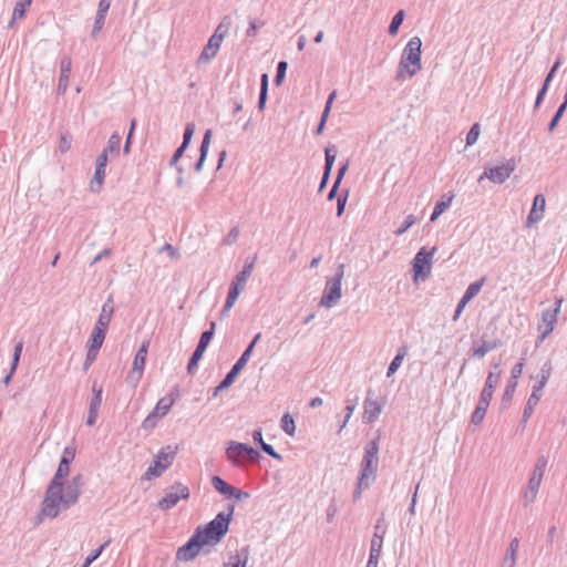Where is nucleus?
<instances>
[{
    "mask_svg": "<svg viewBox=\"0 0 567 567\" xmlns=\"http://www.w3.org/2000/svg\"><path fill=\"white\" fill-rule=\"evenodd\" d=\"M82 476L76 475L65 486L64 484L50 483L41 506V513L50 518L78 503L81 494Z\"/></svg>",
    "mask_w": 567,
    "mask_h": 567,
    "instance_id": "1",
    "label": "nucleus"
},
{
    "mask_svg": "<svg viewBox=\"0 0 567 567\" xmlns=\"http://www.w3.org/2000/svg\"><path fill=\"white\" fill-rule=\"evenodd\" d=\"M421 47L422 41L419 37H413L409 40L403 49L398 66L395 75L398 81H404L406 78H412L421 70Z\"/></svg>",
    "mask_w": 567,
    "mask_h": 567,
    "instance_id": "2",
    "label": "nucleus"
},
{
    "mask_svg": "<svg viewBox=\"0 0 567 567\" xmlns=\"http://www.w3.org/2000/svg\"><path fill=\"white\" fill-rule=\"evenodd\" d=\"M379 441L372 440L364 447V454L360 464V485L370 486L375 480L379 465Z\"/></svg>",
    "mask_w": 567,
    "mask_h": 567,
    "instance_id": "3",
    "label": "nucleus"
},
{
    "mask_svg": "<svg viewBox=\"0 0 567 567\" xmlns=\"http://www.w3.org/2000/svg\"><path fill=\"white\" fill-rule=\"evenodd\" d=\"M501 378V372H489L485 385L482 390L480 401L476 405V409L474 410L471 422L474 425H480L485 416V413L487 411V408L489 405V402L493 398V391L495 386L497 385Z\"/></svg>",
    "mask_w": 567,
    "mask_h": 567,
    "instance_id": "4",
    "label": "nucleus"
},
{
    "mask_svg": "<svg viewBox=\"0 0 567 567\" xmlns=\"http://www.w3.org/2000/svg\"><path fill=\"white\" fill-rule=\"evenodd\" d=\"M255 267L254 260H246L243 269L240 272H238L234 279V281L230 285L228 296L226 298L225 305L221 310V315L226 316L233 306L235 305L237 298L239 297L240 292L245 289V286L247 284V280L252 274Z\"/></svg>",
    "mask_w": 567,
    "mask_h": 567,
    "instance_id": "5",
    "label": "nucleus"
},
{
    "mask_svg": "<svg viewBox=\"0 0 567 567\" xmlns=\"http://www.w3.org/2000/svg\"><path fill=\"white\" fill-rule=\"evenodd\" d=\"M227 460L236 467H243L247 462H256L260 454L251 446L230 441L226 447Z\"/></svg>",
    "mask_w": 567,
    "mask_h": 567,
    "instance_id": "6",
    "label": "nucleus"
},
{
    "mask_svg": "<svg viewBox=\"0 0 567 567\" xmlns=\"http://www.w3.org/2000/svg\"><path fill=\"white\" fill-rule=\"evenodd\" d=\"M344 276V266L341 264L338 267V271L332 278H328L326 287L320 300V306L330 309L334 307L342 296V279Z\"/></svg>",
    "mask_w": 567,
    "mask_h": 567,
    "instance_id": "7",
    "label": "nucleus"
},
{
    "mask_svg": "<svg viewBox=\"0 0 567 567\" xmlns=\"http://www.w3.org/2000/svg\"><path fill=\"white\" fill-rule=\"evenodd\" d=\"M177 451V445L162 447L156 454L153 464L145 472V478L152 480L161 476L173 464Z\"/></svg>",
    "mask_w": 567,
    "mask_h": 567,
    "instance_id": "8",
    "label": "nucleus"
},
{
    "mask_svg": "<svg viewBox=\"0 0 567 567\" xmlns=\"http://www.w3.org/2000/svg\"><path fill=\"white\" fill-rule=\"evenodd\" d=\"M435 251V247H433L431 250L422 247L414 256L412 261V269L414 272L413 281L415 284L419 282V280H425L430 276Z\"/></svg>",
    "mask_w": 567,
    "mask_h": 567,
    "instance_id": "9",
    "label": "nucleus"
},
{
    "mask_svg": "<svg viewBox=\"0 0 567 567\" xmlns=\"http://www.w3.org/2000/svg\"><path fill=\"white\" fill-rule=\"evenodd\" d=\"M148 346V341L142 343L134 357L132 369L126 375V382L132 388H136L143 377Z\"/></svg>",
    "mask_w": 567,
    "mask_h": 567,
    "instance_id": "10",
    "label": "nucleus"
},
{
    "mask_svg": "<svg viewBox=\"0 0 567 567\" xmlns=\"http://www.w3.org/2000/svg\"><path fill=\"white\" fill-rule=\"evenodd\" d=\"M563 299L557 298L555 300V307L553 309H545L542 312L540 322L538 324V331L540 332L539 340L544 341L555 329L558 315L560 312Z\"/></svg>",
    "mask_w": 567,
    "mask_h": 567,
    "instance_id": "11",
    "label": "nucleus"
},
{
    "mask_svg": "<svg viewBox=\"0 0 567 567\" xmlns=\"http://www.w3.org/2000/svg\"><path fill=\"white\" fill-rule=\"evenodd\" d=\"M188 497L189 488L182 483H175L167 488L164 497L159 499L158 507L163 511H167L176 506L181 499H187Z\"/></svg>",
    "mask_w": 567,
    "mask_h": 567,
    "instance_id": "12",
    "label": "nucleus"
},
{
    "mask_svg": "<svg viewBox=\"0 0 567 567\" xmlns=\"http://www.w3.org/2000/svg\"><path fill=\"white\" fill-rule=\"evenodd\" d=\"M216 323L214 321L210 322V328L204 331L200 336L199 342L193 352L190 360L187 364V372L189 374H194L198 367V361L202 359L204 352L206 351L209 342L212 341L215 333Z\"/></svg>",
    "mask_w": 567,
    "mask_h": 567,
    "instance_id": "13",
    "label": "nucleus"
},
{
    "mask_svg": "<svg viewBox=\"0 0 567 567\" xmlns=\"http://www.w3.org/2000/svg\"><path fill=\"white\" fill-rule=\"evenodd\" d=\"M515 162L514 159H508L502 165L491 167L486 169L480 177L478 182L487 178L495 184H503L515 171Z\"/></svg>",
    "mask_w": 567,
    "mask_h": 567,
    "instance_id": "14",
    "label": "nucleus"
},
{
    "mask_svg": "<svg viewBox=\"0 0 567 567\" xmlns=\"http://www.w3.org/2000/svg\"><path fill=\"white\" fill-rule=\"evenodd\" d=\"M202 547L199 534H193L188 542L178 548L176 558L183 561H190L199 554Z\"/></svg>",
    "mask_w": 567,
    "mask_h": 567,
    "instance_id": "15",
    "label": "nucleus"
},
{
    "mask_svg": "<svg viewBox=\"0 0 567 567\" xmlns=\"http://www.w3.org/2000/svg\"><path fill=\"white\" fill-rule=\"evenodd\" d=\"M234 506L230 505L228 508V513H218L213 520L206 524L209 527V529L215 532L216 536H220L223 538L226 535L229 528L231 516L234 514Z\"/></svg>",
    "mask_w": 567,
    "mask_h": 567,
    "instance_id": "16",
    "label": "nucleus"
},
{
    "mask_svg": "<svg viewBox=\"0 0 567 567\" xmlns=\"http://www.w3.org/2000/svg\"><path fill=\"white\" fill-rule=\"evenodd\" d=\"M545 207V196L543 194H537L534 197L532 209L527 216L526 227H532L544 218Z\"/></svg>",
    "mask_w": 567,
    "mask_h": 567,
    "instance_id": "17",
    "label": "nucleus"
},
{
    "mask_svg": "<svg viewBox=\"0 0 567 567\" xmlns=\"http://www.w3.org/2000/svg\"><path fill=\"white\" fill-rule=\"evenodd\" d=\"M547 464L548 458L545 455H542L537 458L526 487H529V489L534 488L539 491Z\"/></svg>",
    "mask_w": 567,
    "mask_h": 567,
    "instance_id": "18",
    "label": "nucleus"
},
{
    "mask_svg": "<svg viewBox=\"0 0 567 567\" xmlns=\"http://www.w3.org/2000/svg\"><path fill=\"white\" fill-rule=\"evenodd\" d=\"M364 411H363V420L367 423L374 422L382 411V404L370 396V392L368 393V396L364 400L363 404Z\"/></svg>",
    "mask_w": 567,
    "mask_h": 567,
    "instance_id": "19",
    "label": "nucleus"
},
{
    "mask_svg": "<svg viewBox=\"0 0 567 567\" xmlns=\"http://www.w3.org/2000/svg\"><path fill=\"white\" fill-rule=\"evenodd\" d=\"M385 529V519L382 516L377 520V524L374 526V533L371 539L370 551L381 554Z\"/></svg>",
    "mask_w": 567,
    "mask_h": 567,
    "instance_id": "20",
    "label": "nucleus"
},
{
    "mask_svg": "<svg viewBox=\"0 0 567 567\" xmlns=\"http://www.w3.org/2000/svg\"><path fill=\"white\" fill-rule=\"evenodd\" d=\"M72 69V60L69 56H63L60 62V79L58 84V93L64 94L69 86V79Z\"/></svg>",
    "mask_w": 567,
    "mask_h": 567,
    "instance_id": "21",
    "label": "nucleus"
},
{
    "mask_svg": "<svg viewBox=\"0 0 567 567\" xmlns=\"http://www.w3.org/2000/svg\"><path fill=\"white\" fill-rule=\"evenodd\" d=\"M177 398H178V388L175 386L168 395L158 400L153 412L155 414H157L159 417L165 416L169 412V410L172 409L174 403L176 402Z\"/></svg>",
    "mask_w": 567,
    "mask_h": 567,
    "instance_id": "22",
    "label": "nucleus"
},
{
    "mask_svg": "<svg viewBox=\"0 0 567 567\" xmlns=\"http://www.w3.org/2000/svg\"><path fill=\"white\" fill-rule=\"evenodd\" d=\"M221 42L209 38L208 42L204 47L200 55L198 56L197 64H208L218 53Z\"/></svg>",
    "mask_w": 567,
    "mask_h": 567,
    "instance_id": "23",
    "label": "nucleus"
},
{
    "mask_svg": "<svg viewBox=\"0 0 567 567\" xmlns=\"http://www.w3.org/2000/svg\"><path fill=\"white\" fill-rule=\"evenodd\" d=\"M114 312L113 307V298L110 296L107 300L103 303L100 316L94 327L102 328L107 330V327L111 322L112 316Z\"/></svg>",
    "mask_w": 567,
    "mask_h": 567,
    "instance_id": "24",
    "label": "nucleus"
},
{
    "mask_svg": "<svg viewBox=\"0 0 567 567\" xmlns=\"http://www.w3.org/2000/svg\"><path fill=\"white\" fill-rule=\"evenodd\" d=\"M249 359L250 358L248 357V353L247 354L243 353L240 355V358L236 361V363L233 365L230 371L224 378V385H231L234 383L235 379L238 377L240 371L245 368V365L247 364Z\"/></svg>",
    "mask_w": 567,
    "mask_h": 567,
    "instance_id": "25",
    "label": "nucleus"
},
{
    "mask_svg": "<svg viewBox=\"0 0 567 567\" xmlns=\"http://www.w3.org/2000/svg\"><path fill=\"white\" fill-rule=\"evenodd\" d=\"M551 370H553L551 363L549 361H546L542 365V368L537 374V381L533 385V391L542 393V390L545 388L546 383L548 382V380L550 378Z\"/></svg>",
    "mask_w": 567,
    "mask_h": 567,
    "instance_id": "26",
    "label": "nucleus"
},
{
    "mask_svg": "<svg viewBox=\"0 0 567 567\" xmlns=\"http://www.w3.org/2000/svg\"><path fill=\"white\" fill-rule=\"evenodd\" d=\"M194 534H199V542L205 545H215L220 542L221 537L216 536L215 532L209 529L207 525L197 527Z\"/></svg>",
    "mask_w": 567,
    "mask_h": 567,
    "instance_id": "27",
    "label": "nucleus"
},
{
    "mask_svg": "<svg viewBox=\"0 0 567 567\" xmlns=\"http://www.w3.org/2000/svg\"><path fill=\"white\" fill-rule=\"evenodd\" d=\"M518 548H519V540H518V538L515 537L509 543L506 555L502 561V567H515Z\"/></svg>",
    "mask_w": 567,
    "mask_h": 567,
    "instance_id": "28",
    "label": "nucleus"
},
{
    "mask_svg": "<svg viewBox=\"0 0 567 567\" xmlns=\"http://www.w3.org/2000/svg\"><path fill=\"white\" fill-rule=\"evenodd\" d=\"M231 24H233L231 17L225 16L218 23L215 32L213 33V35L210 38H213L219 42H223L225 37L228 34V31L231 28Z\"/></svg>",
    "mask_w": 567,
    "mask_h": 567,
    "instance_id": "29",
    "label": "nucleus"
},
{
    "mask_svg": "<svg viewBox=\"0 0 567 567\" xmlns=\"http://www.w3.org/2000/svg\"><path fill=\"white\" fill-rule=\"evenodd\" d=\"M210 137H212V131L207 130L205 132L203 141H202V145H200V150H199L200 151L199 158H198L197 163L195 164V171L197 173H199L203 168L204 162H205L207 153H208Z\"/></svg>",
    "mask_w": 567,
    "mask_h": 567,
    "instance_id": "30",
    "label": "nucleus"
},
{
    "mask_svg": "<svg viewBox=\"0 0 567 567\" xmlns=\"http://www.w3.org/2000/svg\"><path fill=\"white\" fill-rule=\"evenodd\" d=\"M31 2H32V0L17 1L16 6L13 8L12 18L9 22V28H12L18 20H21L24 18L27 9L31 6Z\"/></svg>",
    "mask_w": 567,
    "mask_h": 567,
    "instance_id": "31",
    "label": "nucleus"
},
{
    "mask_svg": "<svg viewBox=\"0 0 567 567\" xmlns=\"http://www.w3.org/2000/svg\"><path fill=\"white\" fill-rule=\"evenodd\" d=\"M540 396H542V393L532 391V393L526 402L524 412H523V419H522L523 423L527 422V420L532 416L534 409L536 408V405L538 404V402L540 400Z\"/></svg>",
    "mask_w": 567,
    "mask_h": 567,
    "instance_id": "32",
    "label": "nucleus"
},
{
    "mask_svg": "<svg viewBox=\"0 0 567 567\" xmlns=\"http://www.w3.org/2000/svg\"><path fill=\"white\" fill-rule=\"evenodd\" d=\"M454 198L453 194L444 195L442 197V200L437 202L435 204L434 210L431 215V221H434L439 218L440 215H442L452 204V200Z\"/></svg>",
    "mask_w": 567,
    "mask_h": 567,
    "instance_id": "33",
    "label": "nucleus"
},
{
    "mask_svg": "<svg viewBox=\"0 0 567 567\" xmlns=\"http://www.w3.org/2000/svg\"><path fill=\"white\" fill-rule=\"evenodd\" d=\"M106 330L102 328L94 327L89 340V348L99 350L101 349L104 339H105Z\"/></svg>",
    "mask_w": 567,
    "mask_h": 567,
    "instance_id": "34",
    "label": "nucleus"
},
{
    "mask_svg": "<svg viewBox=\"0 0 567 567\" xmlns=\"http://www.w3.org/2000/svg\"><path fill=\"white\" fill-rule=\"evenodd\" d=\"M105 168L106 167H100V166L95 167L94 176L90 183L91 192L99 193L101 190L102 185L104 183V178H105Z\"/></svg>",
    "mask_w": 567,
    "mask_h": 567,
    "instance_id": "35",
    "label": "nucleus"
},
{
    "mask_svg": "<svg viewBox=\"0 0 567 567\" xmlns=\"http://www.w3.org/2000/svg\"><path fill=\"white\" fill-rule=\"evenodd\" d=\"M406 347H402L399 349L396 355L393 358L392 362L388 368L386 377H392L399 370L404 360V357L406 355Z\"/></svg>",
    "mask_w": 567,
    "mask_h": 567,
    "instance_id": "36",
    "label": "nucleus"
},
{
    "mask_svg": "<svg viewBox=\"0 0 567 567\" xmlns=\"http://www.w3.org/2000/svg\"><path fill=\"white\" fill-rule=\"evenodd\" d=\"M336 96H337V92L336 91H333V92H331L329 94L328 100H327L326 105H324V110H323L322 115H321L320 123H319V125L317 127V131H316L317 134H321L322 133V131L324 128V125H326V122H327V118L329 116V113L331 111V106H332L333 100L336 99Z\"/></svg>",
    "mask_w": 567,
    "mask_h": 567,
    "instance_id": "37",
    "label": "nucleus"
},
{
    "mask_svg": "<svg viewBox=\"0 0 567 567\" xmlns=\"http://www.w3.org/2000/svg\"><path fill=\"white\" fill-rule=\"evenodd\" d=\"M484 281L485 279L482 278L480 280H476L472 284H470V286L467 287V289L465 290L463 297L461 299L464 300V302H470L474 297H476L480 291L482 290V287L484 285Z\"/></svg>",
    "mask_w": 567,
    "mask_h": 567,
    "instance_id": "38",
    "label": "nucleus"
},
{
    "mask_svg": "<svg viewBox=\"0 0 567 567\" xmlns=\"http://www.w3.org/2000/svg\"><path fill=\"white\" fill-rule=\"evenodd\" d=\"M120 146H121V136L118 133H113L107 141V145L104 148V152H106L109 155H112V156L118 155Z\"/></svg>",
    "mask_w": 567,
    "mask_h": 567,
    "instance_id": "39",
    "label": "nucleus"
},
{
    "mask_svg": "<svg viewBox=\"0 0 567 567\" xmlns=\"http://www.w3.org/2000/svg\"><path fill=\"white\" fill-rule=\"evenodd\" d=\"M336 156L337 147L334 145L328 146L324 151V171H327V173H331Z\"/></svg>",
    "mask_w": 567,
    "mask_h": 567,
    "instance_id": "40",
    "label": "nucleus"
},
{
    "mask_svg": "<svg viewBox=\"0 0 567 567\" xmlns=\"http://www.w3.org/2000/svg\"><path fill=\"white\" fill-rule=\"evenodd\" d=\"M260 93H259V101H258V109L264 110L266 100H267V92H268V74L264 73L260 79Z\"/></svg>",
    "mask_w": 567,
    "mask_h": 567,
    "instance_id": "41",
    "label": "nucleus"
},
{
    "mask_svg": "<svg viewBox=\"0 0 567 567\" xmlns=\"http://www.w3.org/2000/svg\"><path fill=\"white\" fill-rule=\"evenodd\" d=\"M280 426L286 434H288L290 436L295 435L296 425H295V421H293L292 416L289 413H285L282 415L281 421H280Z\"/></svg>",
    "mask_w": 567,
    "mask_h": 567,
    "instance_id": "42",
    "label": "nucleus"
},
{
    "mask_svg": "<svg viewBox=\"0 0 567 567\" xmlns=\"http://www.w3.org/2000/svg\"><path fill=\"white\" fill-rule=\"evenodd\" d=\"M69 472L70 464L60 462L51 483L63 484V480L69 475Z\"/></svg>",
    "mask_w": 567,
    "mask_h": 567,
    "instance_id": "43",
    "label": "nucleus"
},
{
    "mask_svg": "<svg viewBox=\"0 0 567 567\" xmlns=\"http://www.w3.org/2000/svg\"><path fill=\"white\" fill-rule=\"evenodd\" d=\"M93 398L91 399V402H90V408L89 410L94 412H99V409L102 404V393H103V390L102 388H97L96 384H93Z\"/></svg>",
    "mask_w": 567,
    "mask_h": 567,
    "instance_id": "44",
    "label": "nucleus"
},
{
    "mask_svg": "<svg viewBox=\"0 0 567 567\" xmlns=\"http://www.w3.org/2000/svg\"><path fill=\"white\" fill-rule=\"evenodd\" d=\"M537 494H538L537 489H534V488L529 489V487L523 488V491L520 492V497H522L524 507H527L532 503H534L537 497Z\"/></svg>",
    "mask_w": 567,
    "mask_h": 567,
    "instance_id": "45",
    "label": "nucleus"
},
{
    "mask_svg": "<svg viewBox=\"0 0 567 567\" xmlns=\"http://www.w3.org/2000/svg\"><path fill=\"white\" fill-rule=\"evenodd\" d=\"M403 20H404V11L400 10L392 18V21H391V23L389 25V33L391 35H395L398 33L399 28L402 24Z\"/></svg>",
    "mask_w": 567,
    "mask_h": 567,
    "instance_id": "46",
    "label": "nucleus"
},
{
    "mask_svg": "<svg viewBox=\"0 0 567 567\" xmlns=\"http://www.w3.org/2000/svg\"><path fill=\"white\" fill-rule=\"evenodd\" d=\"M566 109H567V101H564V102L559 105V107H558V110L556 111V113H555L554 117L551 118V121H550V122H549V124H548V131H549V132H553V131L556 128V126L558 125V123H559V121H560V118H561V116H563L564 112L566 111Z\"/></svg>",
    "mask_w": 567,
    "mask_h": 567,
    "instance_id": "47",
    "label": "nucleus"
},
{
    "mask_svg": "<svg viewBox=\"0 0 567 567\" xmlns=\"http://www.w3.org/2000/svg\"><path fill=\"white\" fill-rule=\"evenodd\" d=\"M357 403L354 401H347L346 405V414L343 421L340 423L339 433L347 426L349 420L351 419L354 410H355Z\"/></svg>",
    "mask_w": 567,
    "mask_h": 567,
    "instance_id": "48",
    "label": "nucleus"
},
{
    "mask_svg": "<svg viewBox=\"0 0 567 567\" xmlns=\"http://www.w3.org/2000/svg\"><path fill=\"white\" fill-rule=\"evenodd\" d=\"M495 348V344L491 341H483V343L474 349L473 355L477 358L485 357L489 351H492Z\"/></svg>",
    "mask_w": 567,
    "mask_h": 567,
    "instance_id": "49",
    "label": "nucleus"
},
{
    "mask_svg": "<svg viewBox=\"0 0 567 567\" xmlns=\"http://www.w3.org/2000/svg\"><path fill=\"white\" fill-rule=\"evenodd\" d=\"M480 133H481V130H480V124L475 123L471 130L468 131L467 135H466V145L467 146H472L474 145L478 137H480Z\"/></svg>",
    "mask_w": 567,
    "mask_h": 567,
    "instance_id": "50",
    "label": "nucleus"
},
{
    "mask_svg": "<svg viewBox=\"0 0 567 567\" xmlns=\"http://www.w3.org/2000/svg\"><path fill=\"white\" fill-rule=\"evenodd\" d=\"M246 554L244 558H241L239 555L231 556L229 558V567H246L248 561V550L245 549Z\"/></svg>",
    "mask_w": 567,
    "mask_h": 567,
    "instance_id": "51",
    "label": "nucleus"
},
{
    "mask_svg": "<svg viewBox=\"0 0 567 567\" xmlns=\"http://www.w3.org/2000/svg\"><path fill=\"white\" fill-rule=\"evenodd\" d=\"M416 221V218L414 215H409L403 224L395 230V235L400 236L404 234L409 228H411Z\"/></svg>",
    "mask_w": 567,
    "mask_h": 567,
    "instance_id": "52",
    "label": "nucleus"
},
{
    "mask_svg": "<svg viewBox=\"0 0 567 567\" xmlns=\"http://www.w3.org/2000/svg\"><path fill=\"white\" fill-rule=\"evenodd\" d=\"M287 68H288V63L286 61H280L277 65V74H276V78H275V83L277 85H280L285 75H286V71H287Z\"/></svg>",
    "mask_w": 567,
    "mask_h": 567,
    "instance_id": "53",
    "label": "nucleus"
},
{
    "mask_svg": "<svg viewBox=\"0 0 567 567\" xmlns=\"http://www.w3.org/2000/svg\"><path fill=\"white\" fill-rule=\"evenodd\" d=\"M157 417L159 416L152 411L142 422V427L144 430H152L157 423Z\"/></svg>",
    "mask_w": 567,
    "mask_h": 567,
    "instance_id": "54",
    "label": "nucleus"
},
{
    "mask_svg": "<svg viewBox=\"0 0 567 567\" xmlns=\"http://www.w3.org/2000/svg\"><path fill=\"white\" fill-rule=\"evenodd\" d=\"M194 132H195V124L194 123L186 124L184 135H183V143H182L184 145V147L188 146V144L194 135Z\"/></svg>",
    "mask_w": 567,
    "mask_h": 567,
    "instance_id": "55",
    "label": "nucleus"
},
{
    "mask_svg": "<svg viewBox=\"0 0 567 567\" xmlns=\"http://www.w3.org/2000/svg\"><path fill=\"white\" fill-rule=\"evenodd\" d=\"M105 18L106 16L96 13L92 29V37H96V34L103 29Z\"/></svg>",
    "mask_w": 567,
    "mask_h": 567,
    "instance_id": "56",
    "label": "nucleus"
},
{
    "mask_svg": "<svg viewBox=\"0 0 567 567\" xmlns=\"http://www.w3.org/2000/svg\"><path fill=\"white\" fill-rule=\"evenodd\" d=\"M561 63H563V59H561L560 55H558L556 62L551 66L550 71L548 72V74H547V76L545 78V81H544V83H547L548 86H549L551 80L554 79L555 73L557 72V70L561 65Z\"/></svg>",
    "mask_w": 567,
    "mask_h": 567,
    "instance_id": "57",
    "label": "nucleus"
},
{
    "mask_svg": "<svg viewBox=\"0 0 567 567\" xmlns=\"http://www.w3.org/2000/svg\"><path fill=\"white\" fill-rule=\"evenodd\" d=\"M517 386V381L509 380L504 391V400L511 401Z\"/></svg>",
    "mask_w": 567,
    "mask_h": 567,
    "instance_id": "58",
    "label": "nucleus"
},
{
    "mask_svg": "<svg viewBox=\"0 0 567 567\" xmlns=\"http://www.w3.org/2000/svg\"><path fill=\"white\" fill-rule=\"evenodd\" d=\"M135 127H136V120L133 118L131 121L130 131H128V134H127V137H126V141H125V145H124V150H123L124 154H128V152H130V146H131V143H132V136H133Z\"/></svg>",
    "mask_w": 567,
    "mask_h": 567,
    "instance_id": "59",
    "label": "nucleus"
},
{
    "mask_svg": "<svg viewBox=\"0 0 567 567\" xmlns=\"http://www.w3.org/2000/svg\"><path fill=\"white\" fill-rule=\"evenodd\" d=\"M71 148V137L66 134L62 135L59 142V151L66 153Z\"/></svg>",
    "mask_w": 567,
    "mask_h": 567,
    "instance_id": "60",
    "label": "nucleus"
},
{
    "mask_svg": "<svg viewBox=\"0 0 567 567\" xmlns=\"http://www.w3.org/2000/svg\"><path fill=\"white\" fill-rule=\"evenodd\" d=\"M74 456H75V451L72 447L66 446V447H64V450L62 452V457H61L60 462L70 464L74 460Z\"/></svg>",
    "mask_w": 567,
    "mask_h": 567,
    "instance_id": "61",
    "label": "nucleus"
},
{
    "mask_svg": "<svg viewBox=\"0 0 567 567\" xmlns=\"http://www.w3.org/2000/svg\"><path fill=\"white\" fill-rule=\"evenodd\" d=\"M260 449H261L266 454H268L269 456H271V457H274V458H276V460H278V461H281V460H282L281 455H280V454H278V453L275 451V449H274V446H272V445H270V444H268V443H266V442H265V443H262V445L260 446Z\"/></svg>",
    "mask_w": 567,
    "mask_h": 567,
    "instance_id": "62",
    "label": "nucleus"
},
{
    "mask_svg": "<svg viewBox=\"0 0 567 567\" xmlns=\"http://www.w3.org/2000/svg\"><path fill=\"white\" fill-rule=\"evenodd\" d=\"M523 369H524V361H519L517 362L513 369H512V372H511V379L509 380H515L517 381L518 378L522 375L523 373Z\"/></svg>",
    "mask_w": 567,
    "mask_h": 567,
    "instance_id": "63",
    "label": "nucleus"
},
{
    "mask_svg": "<svg viewBox=\"0 0 567 567\" xmlns=\"http://www.w3.org/2000/svg\"><path fill=\"white\" fill-rule=\"evenodd\" d=\"M212 485L220 493L227 486V483L219 476H213Z\"/></svg>",
    "mask_w": 567,
    "mask_h": 567,
    "instance_id": "64",
    "label": "nucleus"
}]
</instances>
